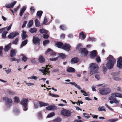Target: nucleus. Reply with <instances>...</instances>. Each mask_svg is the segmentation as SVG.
Returning a JSON list of instances; mask_svg holds the SVG:
<instances>
[{"mask_svg": "<svg viewBox=\"0 0 122 122\" xmlns=\"http://www.w3.org/2000/svg\"><path fill=\"white\" fill-rule=\"evenodd\" d=\"M22 33L21 36L22 40H24L28 37L27 35L26 34L24 30L22 31Z\"/></svg>", "mask_w": 122, "mask_h": 122, "instance_id": "2eb2a0df", "label": "nucleus"}, {"mask_svg": "<svg viewBox=\"0 0 122 122\" xmlns=\"http://www.w3.org/2000/svg\"><path fill=\"white\" fill-rule=\"evenodd\" d=\"M117 119H109L108 120V121L109 122H115L117 121Z\"/></svg>", "mask_w": 122, "mask_h": 122, "instance_id": "603ef678", "label": "nucleus"}, {"mask_svg": "<svg viewBox=\"0 0 122 122\" xmlns=\"http://www.w3.org/2000/svg\"><path fill=\"white\" fill-rule=\"evenodd\" d=\"M27 40H25L24 41H23L22 43L20 48H22L24 46L26 45L27 44Z\"/></svg>", "mask_w": 122, "mask_h": 122, "instance_id": "72a5a7b5", "label": "nucleus"}, {"mask_svg": "<svg viewBox=\"0 0 122 122\" xmlns=\"http://www.w3.org/2000/svg\"><path fill=\"white\" fill-rule=\"evenodd\" d=\"M13 33L15 37L18 36L19 34L18 32L16 31L13 32Z\"/></svg>", "mask_w": 122, "mask_h": 122, "instance_id": "680f3d73", "label": "nucleus"}, {"mask_svg": "<svg viewBox=\"0 0 122 122\" xmlns=\"http://www.w3.org/2000/svg\"><path fill=\"white\" fill-rule=\"evenodd\" d=\"M49 43V41L47 40H46L43 41V43L44 46H45L48 44Z\"/></svg>", "mask_w": 122, "mask_h": 122, "instance_id": "49530a36", "label": "nucleus"}, {"mask_svg": "<svg viewBox=\"0 0 122 122\" xmlns=\"http://www.w3.org/2000/svg\"><path fill=\"white\" fill-rule=\"evenodd\" d=\"M112 95L113 97L122 98V94H121L114 93L112 94Z\"/></svg>", "mask_w": 122, "mask_h": 122, "instance_id": "a211bd4d", "label": "nucleus"}, {"mask_svg": "<svg viewBox=\"0 0 122 122\" xmlns=\"http://www.w3.org/2000/svg\"><path fill=\"white\" fill-rule=\"evenodd\" d=\"M27 21H24V22L22 25V28H24L25 26V25L26 24H27Z\"/></svg>", "mask_w": 122, "mask_h": 122, "instance_id": "0e129e2a", "label": "nucleus"}, {"mask_svg": "<svg viewBox=\"0 0 122 122\" xmlns=\"http://www.w3.org/2000/svg\"><path fill=\"white\" fill-rule=\"evenodd\" d=\"M33 20H31L29 21V23L28 24L27 26V28H29L31 27L33 25Z\"/></svg>", "mask_w": 122, "mask_h": 122, "instance_id": "bb28decb", "label": "nucleus"}, {"mask_svg": "<svg viewBox=\"0 0 122 122\" xmlns=\"http://www.w3.org/2000/svg\"><path fill=\"white\" fill-rule=\"evenodd\" d=\"M16 52L17 51L13 49L11 50L10 51V56L12 57L15 56H16Z\"/></svg>", "mask_w": 122, "mask_h": 122, "instance_id": "6ab92c4d", "label": "nucleus"}, {"mask_svg": "<svg viewBox=\"0 0 122 122\" xmlns=\"http://www.w3.org/2000/svg\"><path fill=\"white\" fill-rule=\"evenodd\" d=\"M111 75L114 80L116 81H119L120 80V78L117 76L118 75V73L113 72L111 73Z\"/></svg>", "mask_w": 122, "mask_h": 122, "instance_id": "6e6552de", "label": "nucleus"}, {"mask_svg": "<svg viewBox=\"0 0 122 122\" xmlns=\"http://www.w3.org/2000/svg\"><path fill=\"white\" fill-rule=\"evenodd\" d=\"M108 61L106 64L107 67L108 69H111L112 68L114 64L116 62L115 59L112 56H109L108 57Z\"/></svg>", "mask_w": 122, "mask_h": 122, "instance_id": "f257e3e1", "label": "nucleus"}, {"mask_svg": "<svg viewBox=\"0 0 122 122\" xmlns=\"http://www.w3.org/2000/svg\"><path fill=\"white\" fill-rule=\"evenodd\" d=\"M60 28L63 30H64L66 29V26L65 25H61Z\"/></svg>", "mask_w": 122, "mask_h": 122, "instance_id": "a18cd8bd", "label": "nucleus"}, {"mask_svg": "<svg viewBox=\"0 0 122 122\" xmlns=\"http://www.w3.org/2000/svg\"><path fill=\"white\" fill-rule=\"evenodd\" d=\"M26 6H24L21 9L20 13V16H22L26 10Z\"/></svg>", "mask_w": 122, "mask_h": 122, "instance_id": "4468645a", "label": "nucleus"}, {"mask_svg": "<svg viewBox=\"0 0 122 122\" xmlns=\"http://www.w3.org/2000/svg\"><path fill=\"white\" fill-rule=\"evenodd\" d=\"M61 114L64 116L67 117L69 116L71 114L70 112L67 110H64L61 111Z\"/></svg>", "mask_w": 122, "mask_h": 122, "instance_id": "0eeeda50", "label": "nucleus"}, {"mask_svg": "<svg viewBox=\"0 0 122 122\" xmlns=\"http://www.w3.org/2000/svg\"><path fill=\"white\" fill-rule=\"evenodd\" d=\"M21 55L22 56V60L24 61V62H25L27 59V58L26 57V55L24 54H22Z\"/></svg>", "mask_w": 122, "mask_h": 122, "instance_id": "7c9ffc66", "label": "nucleus"}, {"mask_svg": "<svg viewBox=\"0 0 122 122\" xmlns=\"http://www.w3.org/2000/svg\"><path fill=\"white\" fill-rule=\"evenodd\" d=\"M95 78L97 80H99L100 79V75L98 74H96L95 75Z\"/></svg>", "mask_w": 122, "mask_h": 122, "instance_id": "bf43d9fd", "label": "nucleus"}, {"mask_svg": "<svg viewBox=\"0 0 122 122\" xmlns=\"http://www.w3.org/2000/svg\"><path fill=\"white\" fill-rule=\"evenodd\" d=\"M79 60V59L78 58L74 57L71 59V64H73L77 62Z\"/></svg>", "mask_w": 122, "mask_h": 122, "instance_id": "dca6fc26", "label": "nucleus"}, {"mask_svg": "<svg viewBox=\"0 0 122 122\" xmlns=\"http://www.w3.org/2000/svg\"><path fill=\"white\" fill-rule=\"evenodd\" d=\"M14 114L16 115H18L20 113L19 110L18 109H15L14 111Z\"/></svg>", "mask_w": 122, "mask_h": 122, "instance_id": "c03bdc74", "label": "nucleus"}, {"mask_svg": "<svg viewBox=\"0 0 122 122\" xmlns=\"http://www.w3.org/2000/svg\"><path fill=\"white\" fill-rule=\"evenodd\" d=\"M16 3V1L12 2L11 3L6 4L5 5L6 7L8 8H10L13 7Z\"/></svg>", "mask_w": 122, "mask_h": 122, "instance_id": "f8f14e48", "label": "nucleus"}, {"mask_svg": "<svg viewBox=\"0 0 122 122\" xmlns=\"http://www.w3.org/2000/svg\"><path fill=\"white\" fill-rule=\"evenodd\" d=\"M49 95H50L52 97H59V96H58L57 95L55 94H52L51 93H50Z\"/></svg>", "mask_w": 122, "mask_h": 122, "instance_id": "13d9d810", "label": "nucleus"}, {"mask_svg": "<svg viewBox=\"0 0 122 122\" xmlns=\"http://www.w3.org/2000/svg\"><path fill=\"white\" fill-rule=\"evenodd\" d=\"M46 109L48 110H52L56 109V107L54 105H51L46 107Z\"/></svg>", "mask_w": 122, "mask_h": 122, "instance_id": "b1692460", "label": "nucleus"}, {"mask_svg": "<svg viewBox=\"0 0 122 122\" xmlns=\"http://www.w3.org/2000/svg\"><path fill=\"white\" fill-rule=\"evenodd\" d=\"M91 71L90 73L92 75L96 73H98V67L97 65L94 63H92L90 64Z\"/></svg>", "mask_w": 122, "mask_h": 122, "instance_id": "f03ea898", "label": "nucleus"}, {"mask_svg": "<svg viewBox=\"0 0 122 122\" xmlns=\"http://www.w3.org/2000/svg\"><path fill=\"white\" fill-rule=\"evenodd\" d=\"M59 56L61 58L64 59L65 58L66 56L64 54L61 53L58 54Z\"/></svg>", "mask_w": 122, "mask_h": 122, "instance_id": "ea45409f", "label": "nucleus"}, {"mask_svg": "<svg viewBox=\"0 0 122 122\" xmlns=\"http://www.w3.org/2000/svg\"><path fill=\"white\" fill-rule=\"evenodd\" d=\"M90 56L91 58H93L94 57L96 56V51L95 50H94L91 52Z\"/></svg>", "mask_w": 122, "mask_h": 122, "instance_id": "aec40b11", "label": "nucleus"}, {"mask_svg": "<svg viewBox=\"0 0 122 122\" xmlns=\"http://www.w3.org/2000/svg\"><path fill=\"white\" fill-rule=\"evenodd\" d=\"M37 30L35 28H30L29 30V31L31 33H36Z\"/></svg>", "mask_w": 122, "mask_h": 122, "instance_id": "c756f323", "label": "nucleus"}, {"mask_svg": "<svg viewBox=\"0 0 122 122\" xmlns=\"http://www.w3.org/2000/svg\"><path fill=\"white\" fill-rule=\"evenodd\" d=\"M8 37L10 39H13L15 37L13 32L10 33L8 36Z\"/></svg>", "mask_w": 122, "mask_h": 122, "instance_id": "79ce46f5", "label": "nucleus"}, {"mask_svg": "<svg viewBox=\"0 0 122 122\" xmlns=\"http://www.w3.org/2000/svg\"><path fill=\"white\" fill-rule=\"evenodd\" d=\"M39 31L41 33H45L46 34H47L48 32V31L47 30H45L44 29H40Z\"/></svg>", "mask_w": 122, "mask_h": 122, "instance_id": "c9c22d12", "label": "nucleus"}, {"mask_svg": "<svg viewBox=\"0 0 122 122\" xmlns=\"http://www.w3.org/2000/svg\"><path fill=\"white\" fill-rule=\"evenodd\" d=\"M63 44L61 42H58L56 44V46L59 48L62 49V47Z\"/></svg>", "mask_w": 122, "mask_h": 122, "instance_id": "4be33fe9", "label": "nucleus"}, {"mask_svg": "<svg viewBox=\"0 0 122 122\" xmlns=\"http://www.w3.org/2000/svg\"><path fill=\"white\" fill-rule=\"evenodd\" d=\"M8 93L10 95H14L15 94V92L11 91H8Z\"/></svg>", "mask_w": 122, "mask_h": 122, "instance_id": "864d4df0", "label": "nucleus"}, {"mask_svg": "<svg viewBox=\"0 0 122 122\" xmlns=\"http://www.w3.org/2000/svg\"><path fill=\"white\" fill-rule=\"evenodd\" d=\"M28 100L26 99H23L21 102V103L23 106H27Z\"/></svg>", "mask_w": 122, "mask_h": 122, "instance_id": "ddd939ff", "label": "nucleus"}, {"mask_svg": "<svg viewBox=\"0 0 122 122\" xmlns=\"http://www.w3.org/2000/svg\"><path fill=\"white\" fill-rule=\"evenodd\" d=\"M14 101L16 102H19L20 101V100L19 98L17 97H15L14 98Z\"/></svg>", "mask_w": 122, "mask_h": 122, "instance_id": "09e8293b", "label": "nucleus"}, {"mask_svg": "<svg viewBox=\"0 0 122 122\" xmlns=\"http://www.w3.org/2000/svg\"><path fill=\"white\" fill-rule=\"evenodd\" d=\"M51 67V65H48L46 66V67H44V69H40L39 70L44 75L49 74L50 73L49 70Z\"/></svg>", "mask_w": 122, "mask_h": 122, "instance_id": "20e7f679", "label": "nucleus"}, {"mask_svg": "<svg viewBox=\"0 0 122 122\" xmlns=\"http://www.w3.org/2000/svg\"><path fill=\"white\" fill-rule=\"evenodd\" d=\"M81 45L79 44L77 46L76 49L80 51L81 54H84L86 56L88 54V51L86 49H81Z\"/></svg>", "mask_w": 122, "mask_h": 122, "instance_id": "423d86ee", "label": "nucleus"}, {"mask_svg": "<svg viewBox=\"0 0 122 122\" xmlns=\"http://www.w3.org/2000/svg\"><path fill=\"white\" fill-rule=\"evenodd\" d=\"M43 13V12L41 11H38L37 13V16H39L40 17H41Z\"/></svg>", "mask_w": 122, "mask_h": 122, "instance_id": "58836bf2", "label": "nucleus"}, {"mask_svg": "<svg viewBox=\"0 0 122 122\" xmlns=\"http://www.w3.org/2000/svg\"><path fill=\"white\" fill-rule=\"evenodd\" d=\"M47 18L46 17H45L44 19V20L42 24V25H43L46 24V23L47 22Z\"/></svg>", "mask_w": 122, "mask_h": 122, "instance_id": "e2e57ef3", "label": "nucleus"}, {"mask_svg": "<svg viewBox=\"0 0 122 122\" xmlns=\"http://www.w3.org/2000/svg\"><path fill=\"white\" fill-rule=\"evenodd\" d=\"M81 92L83 93V95L85 96H89V95L88 93H86L84 91H83L82 90H81Z\"/></svg>", "mask_w": 122, "mask_h": 122, "instance_id": "a19ab883", "label": "nucleus"}, {"mask_svg": "<svg viewBox=\"0 0 122 122\" xmlns=\"http://www.w3.org/2000/svg\"><path fill=\"white\" fill-rule=\"evenodd\" d=\"M26 84L29 86H30L31 85H34V84L32 83H27Z\"/></svg>", "mask_w": 122, "mask_h": 122, "instance_id": "338daca9", "label": "nucleus"}, {"mask_svg": "<svg viewBox=\"0 0 122 122\" xmlns=\"http://www.w3.org/2000/svg\"><path fill=\"white\" fill-rule=\"evenodd\" d=\"M66 71L69 72H73L75 71V70L74 68L72 67H69L66 69Z\"/></svg>", "mask_w": 122, "mask_h": 122, "instance_id": "393cba45", "label": "nucleus"}, {"mask_svg": "<svg viewBox=\"0 0 122 122\" xmlns=\"http://www.w3.org/2000/svg\"><path fill=\"white\" fill-rule=\"evenodd\" d=\"M27 78L29 79H33L36 80L38 79V77L37 76H32L30 77H28Z\"/></svg>", "mask_w": 122, "mask_h": 122, "instance_id": "f704fd0d", "label": "nucleus"}, {"mask_svg": "<svg viewBox=\"0 0 122 122\" xmlns=\"http://www.w3.org/2000/svg\"><path fill=\"white\" fill-rule=\"evenodd\" d=\"M40 40L37 36H34L33 38V43L35 44H40Z\"/></svg>", "mask_w": 122, "mask_h": 122, "instance_id": "1a4fd4ad", "label": "nucleus"}, {"mask_svg": "<svg viewBox=\"0 0 122 122\" xmlns=\"http://www.w3.org/2000/svg\"><path fill=\"white\" fill-rule=\"evenodd\" d=\"M58 57H56L53 58H50V60L51 61H55L58 59Z\"/></svg>", "mask_w": 122, "mask_h": 122, "instance_id": "69168bd1", "label": "nucleus"}, {"mask_svg": "<svg viewBox=\"0 0 122 122\" xmlns=\"http://www.w3.org/2000/svg\"><path fill=\"white\" fill-rule=\"evenodd\" d=\"M38 60L40 62L42 63L45 61V59L43 56H41L39 57Z\"/></svg>", "mask_w": 122, "mask_h": 122, "instance_id": "5701e85b", "label": "nucleus"}, {"mask_svg": "<svg viewBox=\"0 0 122 122\" xmlns=\"http://www.w3.org/2000/svg\"><path fill=\"white\" fill-rule=\"evenodd\" d=\"M99 91L100 93L102 95H107L111 92V90L109 88L100 89Z\"/></svg>", "mask_w": 122, "mask_h": 122, "instance_id": "39448f33", "label": "nucleus"}, {"mask_svg": "<svg viewBox=\"0 0 122 122\" xmlns=\"http://www.w3.org/2000/svg\"><path fill=\"white\" fill-rule=\"evenodd\" d=\"M11 69L10 68H8V70H5V71L6 72V73L8 74L10 73L11 71Z\"/></svg>", "mask_w": 122, "mask_h": 122, "instance_id": "6e6d98bb", "label": "nucleus"}, {"mask_svg": "<svg viewBox=\"0 0 122 122\" xmlns=\"http://www.w3.org/2000/svg\"><path fill=\"white\" fill-rule=\"evenodd\" d=\"M83 117L85 118L86 119H88L90 116H89V115L86 113H84L83 114Z\"/></svg>", "mask_w": 122, "mask_h": 122, "instance_id": "37998d69", "label": "nucleus"}, {"mask_svg": "<svg viewBox=\"0 0 122 122\" xmlns=\"http://www.w3.org/2000/svg\"><path fill=\"white\" fill-rule=\"evenodd\" d=\"M71 46L69 44L65 43L63 45L62 49L66 50V51H69L71 47Z\"/></svg>", "mask_w": 122, "mask_h": 122, "instance_id": "9b49d317", "label": "nucleus"}, {"mask_svg": "<svg viewBox=\"0 0 122 122\" xmlns=\"http://www.w3.org/2000/svg\"><path fill=\"white\" fill-rule=\"evenodd\" d=\"M39 104L40 107L43 106H48L49 105V104L48 103H46L41 101L39 102Z\"/></svg>", "mask_w": 122, "mask_h": 122, "instance_id": "412c9836", "label": "nucleus"}, {"mask_svg": "<svg viewBox=\"0 0 122 122\" xmlns=\"http://www.w3.org/2000/svg\"><path fill=\"white\" fill-rule=\"evenodd\" d=\"M113 100L114 102V103L116 104L120 102L119 100H117L115 98H114L113 99Z\"/></svg>", "mask_w": 122, "mask_h": 122, "instance_id": "5fc2aeb1", "label": "nucleus"}, {"mask_svg": "<svg viewBox=\"0 0 122 122\" xmlns=\"http://www.w3.org/2000/svg\"><path fill=\"white\" fill-rule=\"evenodd\" d=\"M35 22L36 27H39L40 26V23L37 19H36L35 20Z\"/></svg>", "mask_w": 122, "mask_h": 122, "instance_id": "2f4dec72", "label": "nucleus"}, {"mask_svg": "<svg viewBox=\"0 0 122 122\" xmlns=\"http://www.w3.org/2000/svg\"><path fill=\"white\" fill-rule=\"evenodd\" d=\"M98 111H103L104 112H106V110L105 108V107L103 106L98 107Z\"/></svg>", "mask_w": 122, "mask_h": 122, "instance_id": "c85d7f7f", "label": "nucleus"}, {"mask_svg": "<svg viewBox=\"0 0 122 122\" xmlns=\"http://www.w3.org/2000/svg\"><path fill=\"white\" fill-rule=\"evenodd\" d=\"M65 84H70L74 86L75 87L78 89H81V88L80 86L77 84H76L75 82H70L69 83L66 82Z\"/></svg>", "mask_w": 122, "mask_h": 122, "instance_id": "f3484780", "label": "nucleus"}, {"mask_svg": "<svg viewBox=\"0 0 122 122\" xmlns=\"http://www.w3.org/2000/svg\"><path fill=\"white\" fill-rule=\"evenodd\" d=\"M8 33L7 31H4L2 35V36L3 38H5L6 37V34Z\"/></svg>", "mask_w": 122, "mask_h": 122, "instance_id": "4c0bfd02", "label": "nucleus"}, {"mask_svg": "<svg viewBox=\"0 0 122 122\" xmlns=\"http://www.w3.org/2000/svg\"><path fill=\"white\" fill-rule=\"evenodd\" d=\"M96 60L97 62L99 63L101 61V60L99 57L97 56L96 57Z\"/></svg>", "mask_w": 122, "mask_h": 122, "instance_id": "052dcab7", "label": "nucleus"}, {"mask_svg": "<svg viewBox=\"0 0 122 122\" xmlns=\"http://www.w3.org/2000/svg\"><path fill=\"white\" fill-rule=\"evenodd\" d=\"M79 38L81 39L84 40L85 38V36L82 32H81L80 34Z\"/></svg>", "mask_w": 122, "mask_h": 122, "instance_id": "473e14b6", "label": "nucleus"}, {"mask_svg": "<svg viewBox=\"0 0 122 122\" xmlns=\"http://www.w3.org/2000/svg\"><path fill=\"white\" fill-rule=\"evenodd\" d=\"M43 112V111H40L37 113V116L39 119H41L42 118Z\"/></svg>", "mask_w": 122, "mask_h": 122, "instance_id": "cd10ccee", "label": "nucleus"}, {"mask_svg": "<svg viewBox=\"0 0 122 122\" xmlns=\"http://www.w3.org/2000/svg\"><path fill=\"white\" fill-rule=\"evenodd\" d=\"M18 38H16L15 40H14L13 42V43L15 45L17 44L18 43Z\"/></svg>", "mask_w": 122, "mask_h": 122, "instance_id": "3c124183", "label": "nucleus"}, {"mask_svg": "<svg viewBox=\"0 0 122 122\" xmlns=\"http://www.w3.org/2000/svg\"><path fill=\"white\" fill-rule=\"evenodd\" d=\"M3 100L5 101V105L6 107H9L12 106V99L8 97H3Z\"/></svg>", "mask_w": 122, "mask_h": 122, "instance_id": "7ed1b4c3", "label": "nucleus"}, {"mask_svg": "<svg viewBox=\"0 0 122 122\" xmlns=\"http://www.w3.org/2000/svg\"><path fill=\"white\" fill-rule=\"evenodd\" d=\"M102 69L103 73L105 74L107 71V69L105 67L103 66L102 67Z\"/></svg>", "mask_w": 122, "mask_h": 122, "instance_id": "4d7b16f0", "label": "nucleus"}, {"mask_svg": "<svg viewBox=\"0 0 122 122\" xmlns=\"http://www.w3.org/2000/svg\"><path fill=\"white\" fill-rule=\"evenodd\" d=\"M55 115V113L54 112H52L48 114L47 117V118L51 117L54 116Z\"/></svg>", "mask_w": 122, "mask_h": 122, "instance_id": "e433bc0d", "label": "nucleus"}, {"mask_svg": "<svg viewBox=\"0 0 122 122\" xmlns=\"http://www.w3.org/2000/svg\"><path fill=\"white\" fill-rule=\"evenodd\" d=\"M30 61L31 62L35 64L36 63V61L35 60V59H31Z\"/></svg>", "mask_w": 122, "mask_h": 122, "instance_id": "774afa93", "label": "nucleus"}, {"mask_svg": "<svg viewBox=\"0 0 122 122\" xmlns=\"http://www.w3.org/2000/svg\"><path fill=\"white\" fill-rule=\"evenodd\" d=\"M34 107L36 109L37 108L39 107L40 106V105L39 102H37L36 103H35L34 105Z\"/></svg>", "mask_w": 122, "mask_h": 122, "instance_id": "8fccbe9b", "label": "nucleus"}, {"mask_svg": "<svg viewBox=\"0 0 122 122\" xmlns=\"http://www.w3.org/2000/svg\"><path fill=\"white\" fill-rule=\"evenodd\" d=\"M3 48V47L2 46H1L0 47V57H2L3 56V54L2 51Z\"/></svg>", "mask_w": 122, "mask_h": 122, "instance_id": "de8ad7c7", "label": "nucleus"}, {"mask_svg": "<svg viewBox=\"0 0 122 122\" xmlns=\"http://www.w3.org/2000/svg\"><path fill=\"white\" fill-rule=\"evenodd\" d=\"M11 45V44L10 43L5 46L4 49L5 51L6 52L10 48Z\"/></svg>", "mask_w": 122, "mask_h": 122, "instance_id": "a878e982", "label": "nucleus"}, {"mask_svg": "<svg viewBox=\"0 0 122 122\" xmlns=\"http://www.w3.org/2000/svg\"><path fill=\"white\" fill-rule=\"evenodd\" d=\"M117 66L119 68H122V58H119L117 61Z\"/></svg>", "mask_w": 122, "mask_h": 122, "instance_id": "9d476101", "label": "nucleus"}]
</instances>
